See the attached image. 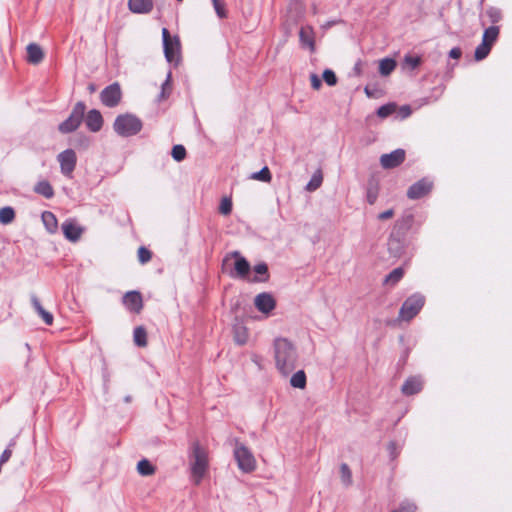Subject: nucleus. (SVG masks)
I'll return each instance as SVG.
<instances>
[{"label":"nucleus","instance_id":"obj_44","mask_svg":"<svg viewBox=\"0 0 512 512\" xmlns=\"http://www.w3.org/2000/svg\"><path fill=\"white\" fill-rule=\"evenodd\" d=\"M405 63L413 69V68H416L420 64V58L413 57V56H406Z\"/></svg>","mask_w":512,"mask_h":512},{"label":"nucleus","instance_id":"obj_55","mask_svg":"<svg viewBox=\"0 0 512 512\" xmlns=\"http://www.w3.org/2000/svg\"><path fill=\"white\" fill-rule=\"evenodd\" d=\"M333 24H334V22H328V23H327V24H325L323 27H324V28H327V27H330V26H331V25H333Z\"/></svg>","mask_w":512,"mask_h":512},{"label":"nucleus","instance_id":"obj_38","mask_svg":"<svg viewBox=\"0 0 512 512\" xmlns=\"http://www.w3.org/2000/svg\"><path fill=\"white\" fill-rule=\"evenodd\" d=\"M172 87H171V72L167 74V78L165 82L162 84L161 87V93H160V99L164 100L166 99L170 93H171Z\"/></svg>","mask_w":512,"mask_h":512},{"label":"nucleus","instance_id":"obj_24","mask_svg":"<svg viewBox=\"0 0 512 512\" xmlns=\"http://www.w3.org/2000/svg\"><path fill=\"white\" fill-rule=\"evenodd\" d=\"M34 191L37 193V194H40L42 196H44L45 198L47 199H50L54 196V190H53V187L51 186V184L46 181V180H42V181H39L35 187H34Z\"/></svg>","mask_w":512,"mask_h":512},{"label":"nucleus","instance_id":"obj_49","mask_svg":"<svg viewBox=\"0 0 512 512\" xmlns=\"http://www.w3.org/2000/svg\"><path fill=\"white\" fill-rule=\"evenodd\" d=\"M461 49L460 48H452L449 52V56L453 59H459L461 57Z\"/></svg>","mask_w":512,"mask_h":512},{"label":"nucleus","instance_id":"obj_19","mask_svg":"<svg viewBox=\"0 0 512 512\" xmlns=\"http://www.w3.org/2000/svg\"><path fill=\"white\" fill-rule=\"evenodd\" d=\"M423 382L419 377H410L402 385L401 391L405 395H413L421 391Z\"/></svg>","mask_w":512,"mask_h":512},{"label":"nucleus","instance_id":"obj_39","mask_svg":"<svg viewBox=\"0 0 512 512\" xmlns=\"http://www.w3.org/2000/svg\"><path fill=\"white\" fill-rule=\"evenodd\" d=\"M232 211V200L229 197H223L219 205V212L222 215H229Z\"/></svg>","mask_w":512,"mask_h":512},{"label":"nucleus","instance_id":"obj_32","mask_svg":"<svg viewBox=\"0 0 512 512\" xmlns=\"http://www.w3.org/2000/svg\"><path fill=\"white\" fill-rule=\"evenodd\" d=\"M15 219V211L12 207L6 206L0 209V223L7 225Z\"/></svg>","mask_w":512,"mask_h":512},{"label":"nucleus","instance_id":"obj_47","mask_svg":"<svg viewBox=\"0 0 512 512\" xmlns=\"http://www.w3.org/2000/svg\"><path fill=\"white\" fill-rule=\"evenodd\" d=\"M254 271L259 275H266L268 272V267L265 263H260L254 267Z\"/></svg>","mask_w":512,"mask_h":512},{"label":"nucleus","instance_id":"obj_20","mask_svg":"<svg viewBox=\"0 0 512 512\" xmlns=\"http://www.w3.org/2000/svg\"><path fill=\"white\" fill-rule=\"evenodd\" d=\"M27 61L31 64H39L44 58L42 48L36 43H30L27 48Z\"/></svg>","mask_w":512,"mask_h":512},{"label":"nucleus","instance_id":"obj_36","mask_svg":"<svg viewBox=\"0 0 512 512\" xmlns=\"http://www.w3.org/2000/svg\"><path fill=\"white\" fill-rule=\"evenodd\" d=\"M492 46L482 42L480 45L477 46L476 50H475V59L477 61H480V60H483L484 58H486L488 56V54L490 53V50H491Z\"/></svg>","mask_w":512,"mask_h":512},{"label":"nucleus","instance_id":"obj_14","mask_svg":"<svg viewBox=\"0 0 512 512\" xmlns=\"http://www.w3.org/2000/svg\"><path fill=\"white\" fill-rule=\"evenodd\" d=\"M230 256L235 258L234 273L232 276L246 278L250 271V264L248 261L237 251L232 252Z\"/></svg>","mask_w":512,"mask_h":512},{"label":"nucleus","instance_id":"obj_33","mask_svg":"<svg viewBox=\"0 0 512 512\" xmlns=\"http://www.w3.org/2000/svg\"><path fill=\"white\" fill-rule=\"evenodd\" d=\"M134 343L139 347H145L147 345V333L143 327H136L134 329Z\"/></svg>","mask_w":512,"mask_h":512},{"label":"nucleus","instance_id":"obj_8","mask_svg":"<svg viewBox=\"0 0 512 512\" xmlns=\"http://www.w3.org/2000/svg\"><path fill=\"white\" fill-rule=\"evenodd\" d=\"M57 160L60 164L61 173L67 177H71L77 163L75 151L66 149L57 156Z\"/></svg>","mask_w":512,"mask_h":512},{"label":"nucleus","instance_id":"obj_15","mask_svg":"<svg viewBox=\"0 0 512 512\" xmlns=\"http://www.w3.org/2000/svg\"><path fill=\"white\" fill-rule=\"evenodd\" d=\"M254 304L256 308L265 314L270 313L275 308V300L268 293H261L255 297Z\"/></svg>","mask_w":512,"mask_h":512},{"label":"nucleus","instance_id":"obj_51","mask_svg":"<svg viewBox=\"0 0 512 512\" xmlns=\"http://www.w3.org/2000/svg\"><path fill=\"white\" fill-rule=\"evenodd\" d=\"M402 111L404 112V115H405V116H408V115H410V113H411V110H410V107H409V106H404V107L402 108Z\"/></svg>","mask_w":512,"mask_h":512},{"label":"nucleus","instance_id":"obj_22","mask_svg":"<svg viewBox=\"0 0 512 512\" xmlns=\"http://www.w3.org/2000/svg\"><path fill=\"white\" fill-rule=\"evenodd\" d=\"M43 224L47 231L51 234L55 233L58 228V221L56 216L50 211H44L41 215Z\"/></svg>","mask_w":512,"mask_h":512},{"label":"nucleus","instance_id":"obj_45","mask_svg":"<svg viewBox=\"0 0 512 512\" xmlns=\"http://www.w3.org/2000/svg\"><path fill=\"white\" fill-rule=\"evenodd\" d=\"M394 216V210L393 209H388L384 212H381L378 214L377 218L379 220H388L390 218H392Z\"/></svg>","mask_w":512,"mask_h":512},{"label":"nucleus","instance_id":"obj_26","mask_svg":"<svg viewBox=\"0 0 512 512\" xmlns=\"http://www.w3.org/2000/svg\"><path fill=\"white\" fill-rule=\"evenodd\" d=\"M322 182H323V174H322L321 170H317L312 175V177H311L310 181L307 183L305 189L308 192H313V191L317 190L322 185Z\"/></svg>","mask_w":512,"mask_h":512},{"label":"nucleus","instance_id":"obj_17","mask_svg":"<svg viewBox=\"0 0 512 512\" xmlns=\"http://www.w3.org/2000/svg\"><path fill=\"white\" fill-rule=\"evenodd\" d=\"M300 43L307 47L311 52L315 50L314 30L312 26H304L299 31Z\"/></svg>","mask_w":512,"mask_h":512},{"label":"nucleus","instance_id":"obj_27","mask_svg":"<svg viewBox=\"0 0 512 512\" xmlns=\"http://www.w3.org/2000/svg\"><path fill=\"white\" fill-rule=\"evenodd\" d=\"M404 276V269L401 267L392 270L384 279L386 285H396Z\"/></svg>","mask_w":512,"mask_h":512},{"label":"nucleus","instance_id":"obj_40","mask_svg":"<svg viewBox=\"0 0 512 512\" xmlns=\"http://www.w3.org/2000/svg\"><path fill=\"white\" fill-rule=\"evenodd\" d=\"M486 16L491 23L495 24L501 20L502 13L499 9L491 7L486 10Z\"/></svg>","mask_w":512,"mask_h":512},{"label":"nucleus","instance_id":"obj_46","mask_svg":"<svg viewBox=\"0 0 512 512\" xmlns=\"http://www.w3.org/2000/svg\"><path fill=\"white\" fill-rule=\"evenodd\" d=\"M310 81L313 89L318 90L321 87V80L316 74L310 76Z\"/></svg>","mask_w":512,"mask_h":512},{"label":"nucleus","instance_id":"obj_53","mask_svg":"<svg viewBox=\"0 0 512 512\" xmlns=\"http://www.w3.org/2000/svg\"><path fill=\"white\" fill-rule=\"evenodd\" d=\"M88 88H89L90 92L95 91V86L93 84H90Z\"/></svg>","mask_w":512,"mask_h":512},{"label":"nucleus","instance_id":"obj_11","mask_svg":"<svg viewBox=\"0 0 512 512\" xmlns=\"http://www.w3.org/2000/svg\"><path fill=\"white\" fill-rule=\"evenodd\" d=\"M432 182L427 179H422L414 183L407 191V196L410 199H419L427 195L432 189Z\"/></svg>","mask_w":512,"mask_h":512},{"label":"nucleus","instance_id":"obj_4","mask_svg":"<svg viewBox=\"0 0 512 512\" xmlns=\"http://www.w3.org/2000/svg\"><path fill=\"white\" fill-rule=\"evenodd\" d=\"M234 457L238 468L244 473L253 472L256 469L257 462L253 453L243 444L236 443Z\"/></svg>","mask_w":512,"mask_h":512},{"label":"nucleus","instance_id":"obj_29","mask_svg":"<svg viewBox=\"0 0 512 512\" xmlns=\"http://www.w3.org/2000/svg\"><path fill=\"white\" fill-rule=\"evenodd\" d=\"M290 384L294 388L304 389L306 387V374L303 370L294 373L290 379Z\"/></svg>","mask_w":512,"mask_h":512},{"label":"nucleus","instance_id":"obj_56","mask_svg":"<svg viewBox=\"0 0 512 512\" xmlns=\"http://www.w3.org/2000/svg\"><path fill=\"white\" fill-rule=\"evenodd\" d=\"M365 93L369 96L370 95V92L368 90V88H365Z\"/></svg>","mask_w":512,"mask_h":512},{"label":"nucleus","instance_id":"obj_48","mask_svg":"<svg viewBox=\"0 0 512 512\" xmlns=\"http://www.w3.org/2000/svg\"><path fill=\"white\" fill-rule=\"evenodd\" d=\"M12 455V451L8 448L3 451V453L0 456V464L6 463Z\"/></svg>","mask_w":512,"mask_h":512},{"label":"nucleus","instance_id":"obj_16","mask_svg":"<svg viewBox=\"0 0 512 512\" xmlns=\"http://www.w3.org/2000/svg\"><path fill=\"white\" fill-rule=\"evenodd\" d=\"M153 7L152 0H128V8L134 14H148Z\"/></svg>","mask_w":512,"mask_h":512},{"label":"nucleus","instance_id":"obj_30","mask_svg":"<svg viewBox=\"0 0 512 512\" xmlns=\"http://www.w3.org/2000/svg\"><path fill=\"white\" fill-rule=\"evenodd\" d=\"M137 471L142 476H150L155 473V467L147 459H142L137 464Z\"/></svg>","mask_w":512,"mask_h":512},{"label":"nucleus","instance_id":"obj_1","mask_svg":"<svg viewBox=\"0 0 512 512\" xmlns=\"http://www.w3.org/2000/svg\"><path fill=\"white\" fill-rule=\"evenodd\" d=\"M274 358L278 371L289 375L297 365L298 353L295 345L286 338H277L274 341Z\"/></svg>","mask_w":512,"mask_h":512},{"label":"nucleus","instance_id":"obj_2","mask_svg":"<svg viewBox=\"0 0 512 512\" xmlns=\"http://www.w3.org/2000/svg\"><path fill=\"white\" fill-rule=\"evenodd\" d=\"M188 458L191 480L195 485H199L208 473V451L206 448L201 446L199 442H194L191 445Z\"/></svg>","mask_w":512,"mask_h":512},{"label":"nucleus","instance_id":"obj_5","mask_svg":"<svg viewBox=\"0 0 512 512\" xmlns=\"http://www.w3.org/2000/svg\"><path fill=\"white\" fill-rule=\"evenodd\" d=\"M425 299L420 294H413L408 297L399 312V318L402 320L409 321L415 317L424 305Z\"/></svg>","mask_w":512,"mask_h":512},{"label":"nucleus","instance_id":"obj_54","mask_svg":"<svg viewBox=\"0 0 512 512\" xmlns=\"http://www.w3.org/2000/svg\"><path fill=\"white\" fill-rule=\"evenodd\" d=\"M389 449H391V453H393L394 449H395V444L394 443H391L389 445Z\"/></svg>","mask_w":512,"mask_h":512},{"label":"nucleus","instance_id":"obj_25","mask_svg":"<svg viewBox=\"0 0 512 512\" xmlns=\"http://www.w3.org/2000/svg\"><path fill=\"white\" fill-rule=\"evenodd\" d=\"M340 480L344 487H350L352 485V472L346 463L340 465L339 469Z\"/></svg>","mask_w":512,"mask_h":512},{"label":"nucleus","instance_id":"obj_35","mask_svg":"<svg viewBox=\"0 0 512 512\" xmlns=\"http://www.w3.org/2000/svg\"><path fill=\"white\" fill-rule=\"evenodd\" d=\"M212 5L214 7L216 15L220 19H224L227 17V9H226V3L224 0H211Z\"/></svg>","mask_w":512,"mask_h":512},{"label":"nucleus","instance_id":"obj_34","mask_svg":"<svg viewBox=\"0 0 512 512\" xmlns=\"http://www.w3.org/2000/svg\"><path fill=\"white\" fill-rule=\"evenodd\" d=\"M250 179L269 183L272 179V176L269 168L265 166L260 171L252 173Z\"/></svg>","mask_w":512,"mask_h":512},{"label":"nucleus","instance_id":"obj_50","mask_svg":"<svg viewBox=\"0 0 512 512\" xmlns=\"http://www.w3.org/2000/svg\"><path fill=\"white\" fill-rule=\"evenodd\" d=\"M353 71H354L355 75H357V76L361 75V73H362V62L361 61H357L355 63Z\"/></svg>","mask_w":512,"mask_h":512},{"label":"nucleus","instance_id":"obj_28","mask_svg":"<svg viewBox=\"0 0 512 512\" xmlns=\"http://www.w3.org/2000/svg\"><path fill=\"white\" fill-rule=\"evenodd\" d=\"M499 35V28L497 26H490L487 28L482 37V42L492 46L493 43L497 40Z\"/></svg>","mask_w":512,"mask_h":512},{"label":"nucleus","instance_id":"obj_52","mask_svg":"<svg viewBox=\"0 0 512 512\" xmlns=\"http://www.w3.org/2000/svg\"><path fill=\"white\" fill-rule=\"evenodd\" d=\"M367 199H368V202H369L370 204H374V202H375V200H376V196H375V195L368 194Z\"/></svg>","mask_w":512,"mask_h":512},{"label":"nucleus","instance_id":"obj_13","mask_svg":"<svg viewBox=\"0 0 512 512\" xmlns=\"http://www.w3.org/2000/svg\"><path fill=\"white\" fill-rule=\"evenodd\" d=\"M123 304L129 311L139 313L143 308L142 296L138 291H129L123 297Z\"/></svg>","mask_w":512,"mask_h":512},{"label":"nucleus","instance_id":"obj_10","mask_svg":"<svg viewBox=\"0 0 512 512\" xmlns=\"http://www.w3.org/2000/svg\"><path fill=\"white\" fill-rule=\"evenodd\" d=\"M405 159V151L403 149H396L388 154H383L380 157V163L383 168L390 169L399 166Z\"/></svg>","mask_w":512,"mask_h":512},{"label":"nucleus","instance_id":"obj_21","mask_svg":"<svg viewBox=\"0 0 512 512\" xmlns=\"http://www.w3.org/2000/svg\"><path fill=\"white\" fill-rule=\"evenodd\" d=\"M31 302H32V305H33V307H34L35 311H36V312L38 313V315L43 319V321L45 322V324H47V325H52V323H53V319H54V318H53V315H52L50 312L46 311V310L42 307V305H41V303H40L39 299H38L36 296H32V297H31Z\"/></svg>","mask_w":512,"mask_h":512},{"label":"nucleus","instance_id":"obj_18","mask_svg":"<svg viewBox=\"0 0 512 512\" xmlns=\"http://www.w3.org/2000/svg\"><path fill=\"white\" fill-rule=\"evenodd\" d=\"M86 126L92 132H97L103 125V118L98 110H90L86 116Z\"/></svg>","mask_w":512,"mask_h":512},{"label":"nucleus","instance_id":"obj_6","mask_svg":"<svg viewBox=\"0 0 512 512\" xmlns=\"http://www.w3.org/2000/svg\"><path fill=\"white\" fill-rule=\"evenodd\" d=\"M163 47L165 58L168 62H175L176 64L180 59V41L178 37H171L166 28L162 29Z\"/></svg>","mask_w":512,"mask_h":512},{"label":"nucleus","instance_id":"obj_37","mask_svg":"<svg viewBox=\"0 0 512 512\" xmlns=\"http://www.w3.org/2000/svg\"><path fill=\"white\" fill-rule=\"evenodd\" d=\"M171 154L175 161L180 162L186 157V149L183 145H175L172 148Z\"/></svg>","mask_w":512,"mask_h":512},{"label":"nucleus","instance_id":"obj_23","mask_svg":"<svg viewBox=\"0 0 512 512\" xmlns=\"http://www.w3.org/2000/svg\"><path fill=\"white\" fill-rule=\"evenodd\" d=\"M234 341L238 345H244L247 343L249 338L248 329L242 324H236L233 328Z\"/></svg>","mask_w":512,"mask_h":512},{"label":"nucleus","instance_id":"obj_9","mask_svg":"<svg viewBox=\"0 0 512 512\" xmlns=\"http://www.w3.org/2000/svg\"><path fill=\"white\" fill-rule=\"evenodd\" d=\"M101 101L107 107H115L121 99V89L117 83L111 84L101 92Z\"/></svg>","mask_w":512,"mask_h":512},{"label":"nucleus","instance_id":"obj_41","mask_svg":"<svg viewBox=\"0 0 512 512\" xmlns=\"http://www.w3.org/2000/svg\"><path fill=\"white\" fill-rule=\"evenodd\" d=\"M394 104H386L378 108L377 115L381 118H386L395 111Z\"/></svg>","mask_w":512,"mask_h":512},{"label":"nucleus","instance_id":"obj_43","mask_svg":"<svg viewBox=\"0 0 512 512\" xmlns=\"http://www.w3.org/2000/svg\"><path fill=\"white\" fill-rule=\"evenodd\" d=\"M152 255L151 252L145 247H140L138 249V259L140 263L145 264L150 261Z\"/></svg>","mask_w":512,"mask_h":512},{"label":"nucleus","instance_id":"obj_7","mask_svg":"<svg viewBox=\"0 0 512 512\" xmlns=\"http://www.w3.org/2000/svg\"><path fill=\"white\" fill-rule=\"evenodd\" d=\"M84 112L85 105L82 102H78L70 116L59 125V131L64 134L75 131L82 122Z\"/></svg>","mask_w":512,"mask_h":512},{"label":"nucleus","instance_id":"obj_12","mask_svg":"<svg viewBox=\"0 0 512 512\" xmlns=\"http://www.w3.org/2000/svg\"><path fill=\"white\" fill-rule=\"evenodd\" d=\"M62 231L67 240L76 242L80 239L84 229L75 220L69 219L62 224Z\"/></svg>","mask_w":512,"mask_h":512},{"label":"nucleus","instance_id":"obj_3","mask_svg":"<svg viewBox=\"0 0 512 512\" xmlns=\"http://www.w3.org/2000/svg\"><path fill=\"white\" fill-rule=\"evenodd\" d=\"M115 132L122 137H129L137 134L142 128L139 118L131 114L119 115L114 122Z\"/></svg>","mask_w":512,"mask_h":512},{"label":"nucleus","instance_id":"obj_42","mask_svg":"<svg viewBox=\"0 0 512 512\" xmlns=\"http://www.w3.org/2000/svg\"><path fill=\"white\" fill-rule=\"evenodd\" d=\"M323 79L329 86H334L337 83V77L335 73L330 69L324 70Z\"/></svg>","mask_w":512,"mask_h":512},{"label":"nucleus","instance_id":"obj_31","mask_svg":"<svg viewBox=\"0 0 512 512\" xmlns=\"http://www.w3.org/2000/svg\"><path fill=\"white\" fill-rule=\"evenodd\" d=\"M396 67L395 60L391 58L382 59L379 63V72L383 76H388Z\"/></svg>","mask_w":512,"mask_h":512}]
</instances>
